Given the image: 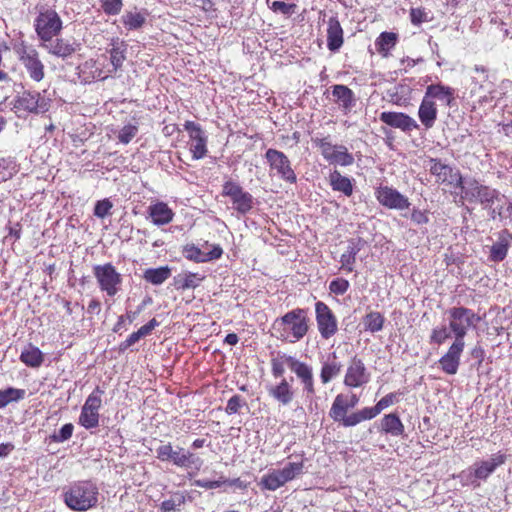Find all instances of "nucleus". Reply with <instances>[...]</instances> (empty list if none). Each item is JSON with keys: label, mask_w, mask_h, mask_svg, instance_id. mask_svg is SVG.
<instances>
[{"label": "nucleus", "mask_w": 512, "mask_h": 512, "mask_svg": "<svg viewBox=\"0 0 512 512\" xmlns=\"http://www.w3.org/2000/svg\"><path fill=\"white\" fill-rule=\"evenodd\" d=\"M267 391L273 399L283 406L289 405L295 397L293 386L286 378H282L278 384L268 387Z\"/></svg>", "instance_id": "cd10ccee"}, {"label": "nucleus", "mask_w": 512, "mask_h": 512, "mask_svg": "<svg viewBox=\"0 0 512 512\" xmlns=\"http://www.w3.org/2000/svg\"><path fill=\"white\" fill-rule=\"evenodd\" d=\"M360 251V247L357 242L350 240L345 252L340 257L341 269L350 273L354 270V264L356 262V256Z\"/></svg>", "instance_id": "c9c22d12"}, {"label": "nucleus", "mask_w": 512, "mask_h": 512, "mask_svg": "<svg viewBox=\"0 0 512 512\" xmlns=\"http://www.w3.org/2000/svg\"><path fill=\"white\" fill-rule=\"evenodd\" d=\"M222 195L230 198L233 208L240 214L244 215L253 208V196L234 181L224 183Z\"/></svg>", "instance_id": "9d476101"}, {"label": "nucleus", "mask_w": 512, "mask_h": 512, "mask_svg": "<svg viewBox=\"0 0 512 512\" xmlns=\"http://www.w3.org/2000/svg\"><path fill=\"white\" fill-rule=\"evenodd\" d=\"M399 36L394 32H382L375 40L377 52L384 58L390 55L391 50L396 46Z\"/></svg>", "instance_id": "473e14b6"}, {"label": "nucleus", "mask_w": 512, "mask_h": 512, "mask_svg": "<svg viewBox=\"0 0 512 512\" xmlns=\"http://www.w3.org/2000/svg\"><path fill=\"white\" fill-rule=\"evenodd\" d=\"M265 159L270 168V175H275L279 179L294 184L297 181L289 158L277 149L269 148L265 153Z\"/></svg>", "instance_id": "423d86ee"}, {"label": "nucleus", "mask_w": 512, "mask_h": 512, "mask_svg": "<svg viewBox=\"0 0 512 512\" xmlns=\"http://www.w3.org/2000/svg\"><path fill=\"white\" fill-rule=\"evenodd\" d=\"M424 97L434 102L438 100L450 107L455 100V90L441 83L431 84L426 87Z\"/></svg>", "instance_id": "a878e982"}, {"label": "nucleus", "mask_w": 512, "mask_h": 512, "mask_svg": "<svg viewBox=\"0 0 512 512\" xmlns=\"http://www.w3.org/2000/svg\"><path fill=\"white\" fill-rule=\"evenodd\" d=\"M109 55L108 66L114 74L118 69L121 68L123 62L126 59L125 48H121L120 46H113L109 50Z\"/></svg>", "instance_id": "49530a36"}, {"label": "nucleus", "mask_w": 512, "mask_h": 512, "mask_svg": "<svg viewBox=\"0 0 512 512\" xmlns=\"http://www.w3.org/2000/svg\"><path fill=\"white\" fill-rule=\"evenodd\" d=\"M398 400V394L397 393H389L385 395L383 398H381L377 403L376 407L378 411L381 413L384 409L388 408L389 406L397 403Z\"/></svg>", "instance_id": "052dcab7"}, {"label": "nucleus", "mask_w": 512, "mask_h": 512, "mask_svg": "<svg viewBox=\"0 0 512 512\" xmlns=\"http://www.w3.org/2000/svg\"><path fill=\"white\" fill-rule=\"evenodd\" d=\"M159 326V322L153 318L147 324L143 325L141 328L136 331L140 338L146 337L151 334V332L155 329V327Z\"/></svg>", "instance_id": "69168bd1"}, {"label": "nucleus", "mask_w": 512, "mask_h": 512, "mask_svg": "<svg viewBox=\"0 0 512 512\" xmlns=\"http://www.w3.org/2000/svg\"><path fill=\"white\" fill-rule=\"evenodd\" d=\"M411 22L414 25H419L428 21V14L423 8H412L410 10Z\"/></svg>", "instance_id": "e2e57ef3"}, {"label": "nucleus", "mask_w": 512, "mask_h": 512, "mask_svg": "<svg viewBox=\"0 0 512 512\" xmlns=\"http://www.w3.org/2000/svg\"><path fill=\"white\" fill-rule=\"evenodd\" d=\"M505 460L506 456L504 454L497 453L492 455L490 459L475 464L473 471H469V477H471L470 482L478 486L479 484L475 483L476 479L486 480L497 467L505 463Z\"/></svg>", "instance_id": "aec40b11"}, {"label": "nucleus", "mask_w": 512, "mask_h": 512, "mask_svg": "<svg viewBox=\"0 0 512 512\" xmlns=\"http://www.w3.org/2000/svg\"><path fill=\"white\" fill-rule=\"evenodd\" d=\"M342 369V364L338 361L335 352L330 354L327 359L322 363L320 371V380L322 384H328L336 378Z\"/></svg>", "instance_id": "2f4dec72"}, {"label": "nucleus", "mask_w": 512, "mask_h": 512, "mask_svg": "<svg viewBox=\"0 0 512 512\" xmlns=\"http://www.w3.org/2000/svg\"><path fill=\"white\" fill-rule=\"evenodd\" d=\"M464 348L465 343L452 342L448 351L439 359L440 368L446 374L455 375L457 373Z\"/></svg>", "instance_id": "4be33fe9"}, {"label": "nucleus", "mask_w": 512, "mask_h": 512, "mask_svg": "<svg viewBox=\"0 0 512 512\" xmlns=\"http://www.w3.org/2000/svg\"><path fill=\"white\" fill-rule=\"evenodd\" d=\"M203 279V275H200L198 273L186 272L178 276L177 283L179 284V287L181 289H190L198 287Z\"/></svg>", "instance_id": "de8ad7c7"}, {"label": "nucleus", "mask_w": 512, "mask_h": 512, "mask_svg": "<svg viewBox=\"0 0 512 512\" xmlns=\"http://www.w3.org/2000/svg\"><path fill=\"white\" fill-rule=\"evenodd\" d=\"M173 464L178 467H195L197 469L202 465V461L199 457L195 456L193 453L186 452L183 448H178L176 450V455L174 457Z\"/></svg>", "instance_id": "ea45409f"}, {"label": "nucleus", "mask_w": 512, "mask_h": 512, "mask_svg": "<svg viewBox=\"0 0 512 512\" xmlns=\"http://www.w3.org/2000/svg\"><path fill=\"white\" fill-rule=\"evenodd\" d=\"M148 218L156 226L167 225L173 221L174 212L167 203L158 201L151 204L147 210Z\"/></svg>", "instance_id": "393cba45"}, {"label": "nucleus", "mask_w": 512, "mask_h": 512, "mask_svg": "<svg viewBox=\"0 0 512 512\" xmlns=\"http://www.w3.org/2000/svg\"><path fill=\"white\" fill-rule=\"evenodd\" d=\"M303 471V462H290L284 468L273 470L262 478L263 486L275 491L285 483L293 480Z\"/></svg>", "instance_id": "6e6552de"}, {"label": "nucleus", "mask_w": 512, "mask_h": 512, "mask_svg": "<svg viewBox=\"0 0 512 512\" xmlns=\"http://www.w3.org/2000/svg\"><path fill=\"white\" fill-rule=\"evenodd\" d=\"M183 253L188 260L196 263H204L219 259L223 254V250L219 245H214L211 251L203 252L201 249L191 244L184 247Z\"/></svg>", "instance_id": "bb28decb"}, {"label": "nucleus", "mask_w": 512, "mask_h": 512, "mask_svg": "<svg viewBox=\"0 0 512 512\" xmlns=\"http://www.w3.org/2000/svg\"><path fill=\"white\" fill-rule=\"evenodd\" d=\"M20 360L26 366H29L32 368H38L42 365V363L44 361V354L38 347H36L32 344H29L27 347H25L22 350V352L20 354Z\"/></svg>", "instance_id": "f704fd0d"}, {"label": "nucleus", "mask_w": 512, "mask_h": 512, "mask_svg": "<svg viewBox=\"0 0 512 512\" xmlns=\"http://www.w3.org/2000/svg\"><path fill=\"white\" fill-rule=\"evenodd\" d=\"M333 101L339 109L347 115L355 107L357 99L354 92L346 85L336 84L332 87Z\"/></svg>", "instance_id": "5701e85b"}, {"label": "nucleus", "mask_w": 512, "mask_h": 512, "mask_svg": "<svg viewBox=\"0 0 512 512\" xmlns=\"http://www.w3.org/2000/svg\"><path fill=\"white\" fill-rule=\"evenodd\" d=\"M429 170L436 177V182L446 183L452 187L458 188L462 185V176L458 170L442 163L438 159H430Z\"/></svg>", "instance_id": "a211bd4d"}, {"label": "nucleus", "mask_w": 512, "mask_h": 512, "mask_svg": "<svg viewBox=\"0 0 512 512\" xmlns=\"http://www.w3.org/2000/svg\"><path fill=\"white\" fill-rule=\"evenodd\" d=\"M327 48L331 52H338L344 43V32L336 16L327 21Z\"/></svg>", "instance_id": "b1692460"}, {"label": "nucleus", "mask_w": 512, "mask_h": 512, "mask_svg": "<svg viewBox=\"0 0 512 512\" xmlns=\"http://www.w3.org/2000/svg\"><path fill=\"white\" fill-rule=\"evenodd\" d=\"M411 219L418 225H422L428 222V217L426 213L420 210H414L412 212Z\"/></svg>", "instance_id": "774afa93"}, {"label": "nucleus", "mask_w": 512, "mask_h": 512, "mask_svg": "<svg viewBox=\"0 0 512 512\" xmlns=\"http://www.w3.org/2000/svg\"><path fill=\"white\" fill-rule=\"evenodd\" d=\"M358 412L360 414L361 421L371 420L380 414L376 406L365 407Z\"/></svg>", "instance_id": "338daca9"}, {"label": "nucleus", "mask_w": 512, "mask_h": 512, "mask_svg": "<svg viewBox=\"0 0 512 512\" xmlns=\"http://www.w3.org/2000/svg\"><path fill=\"white\" fill-rule=\"evenodd\" d=\"M290 370L296 375L303 387L306 399L312 400L316 393L313 368L298 359H290Z\"/></svg>", "instance_id": "f3484780"}, {"label": "nucleus", "mask_w": 512, "mask_h": 512, "mask_svg": "<svg viewBox=\"0 0 512 512\" xmlns=\"http://www.w3.org/2000/svg\"><path fill=\"white\" fill-rule=\"evenodd\" d=\"M371 374L362 359L354 356L349 361L343 383L349 388H359L370 382Z\"/></svg>", "instance_id": "2eb2a0df"}, {"label": "nucleus", "mask_w": 512, "mask_h": 512, "mask_svg": "<svg viewBox=\"0 0 512 512\" xmlns=\"http://www.w3.org/2000/svg\"><path fill=\"white\" fill-rule=\"evenodd\" d=\"M272 330L273 335L281 341L291 344L299 342L309 331V318L306 310L296 308L275 319Z\"/></svg>", "instance_id": "f257e3e1"}, {"label": "nucleus", "mask_w": 512, "mask_h": 512, "mask_svg": "<svg viewBox=\"0 0 512 512\" xmlns=\"http://www.w3.org/2000/svg\"><path fill=\"white\" fill-rule=\"evenodd\" d=\"M437 106L434 101L423 96L418 109V117L421 124L428 130L431 129L437 120Z\"/></svg>", "instance_id": "7c9ffc66"}, {"label": "nucleus", "mask_w": 512, "mask_h": 512, "mask_svg": "<svg viewBox=\"0 0 512 512\" xmlns=\"http://www.w3.org/2000/svg\"><path fill=\"white\" fill-rule=\"evenodd\" d=\"M512 243V234L508 230H502L498 234L497 241L490 249L489 259L492 262L503 261L508 253V249Z\"/></svg>", "instance_id": "c756f323"}, {"label": "nucleus", "mask_w": 512, "mask_h": 512, "mask_svg": "<svg viewBox=\"0 0 512 512\" xmlns=\"http://www.w3.org/2000/svg\"><path fill=\"white\" fill-rule=\"evenodd\" d=\"M350 287L349 281L344 278H337L330 282L329 290L336 295L345 294Z\"/></svg>", "instance_id": "5fc2aeb1"}, {"label": "nucleus", "mask_w": 512, "mask_h": 512, "mask_svg": "<svg viewBox=\"0 0 512 512\" xmlns=\"http://www.w3.org/2000/svg\"><path fill=\"white\" fill-rule=\"evenodd\" d=\"M139 129L135 124L125 125L118 133V139L122 144H128L137 135Z\"/></svg>", "instance_id": "864d4df0"}, {"label": "nucleus", "mask_w": 512, "mask_h": 512, "mask_svg": "<svg viewBox=\"0 0 512 512\" xmlns=\"http://www.w3.org/2000/svg\"><path fill=\"white\" fill-rule=\"evenodd\" d=\"M381 431L394 437H399L404 433V425L395 413L385 415L381 420Z\"/></svg>", "instance_id": "72a5a7b5"}, {"label": "nucleus", "mask_w": 512, "mask_h": 512, "mask_svg": "<svg viewBox=\"0 0 512 512\" xmlns=\"http://www.w3.org/2000/svg\"><path fill=\"white\" fill-rule=\"evenodd\" d=\"M267 2H268L269 8L273 12L278 13V14H282V15H284L286 17H289V16L293 15L296 12V9H297V5L294 4V3H285L283 1H273V2H270L269 0Z\"/></svg>", "instance_id": "09e8293b"}, {"label": "nucleus", "mask_w": 512, "mask_h": 512, "mask_svg": "<svg viewBox=\"0 0 512 512\" xmlns=\"http://www.w3.org/2000/svg\"><path fill=\"white\" fill-rule=\"evenodd\" d=\"M122 0H101V7L108 15H117L122 9Z\"/></svg>", "instance_id": "6e6d98bb"}, {"label": "nucleus", "mask_w": 512, "mask_h": 512, "mask_svg": "<svg viewBox=\"0 0 512 512\" xmlns=\"http://www.w3.org/2000/svg\"><path fill=\"white\" fill-rule=\"evenodd\" d=\"M375 197L382 206L389 209L404 210L410 206L408 198L392 187H378Z\"/></svg>", "instance_id": "6ab92c4d"}, {"label": "nucleus", "mask_w": 512, "mask_h": 512, "mask_svg": "<svg viewBox=\"0 0 512 512\" xmlns=\"http://www.w3.org/2000/svg\"><path fill=\"white\" fill-rule=\"evenodd\" d=\"M290 359H297L294 356L287 355V354H278L277 357L273 358L271 360V371L272 375L275 378L282 377L285 373V366H287L290 369Z\"/></svg>", "instance_id": "c03bdc74"}, {"label": "nucleus", "mask_w": 512, "mask_h": 512, "mask_svg": "<svg viewBox=\"0 0 512 512\" xmlns=\"http://www.w3.org/2000/svg\"><path fill=\"white\" fill-rule=\"evenodd\" d=\"M315 314L318 331L323 339H330L338 331L337 317L327 304L322 301L315 303Z\"/></svg>", "instance_id": "ddd939ff"}, {"label": "nucleus", "mask_w": 512, "mask_h": 512, "mask_svg": "<svg viewBox=\"0 0 512 512\" xmlns=\"http://www.w3.org/2000/svg\"><path fill=\"white\" fill-rule=\"evenodd\" d=\"M147 13L137 10L127 11L121 18L127 30H138L146 23Z\"/></svg>", "instance_id": "a19ab883"}, {"label": "nucleus", "mask_w": 512, "mask_h": 512, "mask_svg": "<svg viewBox=\"0 0 512 512\" xmlns=\"http://www.w3.org/2000/svg\"><path fill=\"white\" fill-rule=\"evenodd\" d=\"M184 129L189 134V145L192 158L199 160L204 158L207 153V136L201 126L193 121H186Z\"/></svg>", "instance_id": "dca6fc26"}, {"label": "nucleus", "mask_w": 512, "mask_h": 512, "mask_svg": "<svg viewBox=\"0 0 512 512\" xmlns=\"http://www.w3.org/2000/svg\"><path fill=\"white\" fill-rule=\"evenodd\" d=\"M99 488L90 480L75 481L62 490L64 504L72 511L86 512L97 507Z\"/></svg>", "instance_id": "f03ea898"}, {"label": "nucleus", "mask_w": 512, "mask_h": 512, "mask_svg": "<svg viewBox=\"0 0 512 512\" xmlns=\"http://www.w3.org/2000/svg\"><path fill=\"white\" fill-rule=\"evenodd\" d=\"M246 405V401L239 395H233L227 402L225 411L227 414H236Z\"/></svg>", "instance_id": "4d7b16f0"}, {"label": "nucleus", "mask_w": 512, "mask_h": 512, "mask_svg": "<svg viewBox=\"0 0 512 512\" xmlns=\"http://www.w3.org/2000/svg\"><path fill=\"white\" fill-rule=\"evenodd\" d=\"M384 321L381 313L372 311L363 318V325L365 330L375 333L383 329Z\"/></svg>", "instance_id": "a18cd8bd"}, {"label": "nucleus", "mask_w": 512, "mask_h": 512, "mask_svg": "<svg viewBox=\"0 0 512 512\" xmlns=\"http://www.w3.org/2000/svg\"><path fill=\"white\" fill-rule=\"evenodd\" d=\"M40 46L49 54L62 59L70 57L75 52L73 44L62 38L41 41Z\"/></svg>", "instance_id": "c85d7f7f"}, {"label": "nucleus", "mask_w": 512, "mask_h": 512, "mask_svg": "<svg viewBox=\"0 0 512 512\" xmlns=\"http://www.w3.org/2000/svg\"><path fill=\"white\" fill-rule=\"evenodd\" d=\"M185 503V497L182 494L176 493L169 499L165 500L161 504V510L163 512H171L179 509Z\"/></svg>", "instance_id": "3c124183"}, {"label": "nucleus", "mask_w": 512, "mask_h": 512, "mask_svg": "<svg viewBox=\"0 0 512 512\" xmlns=\"http://www.w3.org/2000/svg\"><path fill=\"white\" fill-rule=\"evenodd\" d=\"M102 58L104 61L97 59L95 61L91 60L85 63V67H89L91 69V75L93 79L106 80L108 77L113 75V72L109 68L108 64L105 63L107 57L103 55Z\"/></svg>", "instance_id": "4c0bfd02"}, {"label": "nucleus", "mask_w": 512, "mask_h": 512, "mask_svg": "<svg viewBox=\"0 0 512 512\" xmlns=\"http://www.w3.org/2000/svg\"><path fill=\"white\" fill-rule=\"evenodd\" d=\"M330 185L334 191L342 192L345 196H351L353 185L348 177L342 176L338 171H334L329 177Z\"/></svg>", "instance_id": "58836bf2"}, {"label": "nucleus", "mask_w": 512, "mask_h": 512, "mask_svg": "<svg viewBox=\"0 0 512 512\" xmlns=\"http://www.w3.org/2000/svg\"><path fill=\"white\" fill-rule=\"evenodd\" d=\"M458 188L462 191L460 197L462 203L464 200H467L469 202H479L484 207H488L493 205L499 198V193L495 189L481 185L473 178L462 179V185H459Z\"/></svg>", "instance_id": "20e7f679"}, {"label": "nucleus", "mask_w": 512, "mask_h": 512, "mask_svg": "<svg viewBox=\"0 0 512 512\" xmlns=\"http://www.w3.org/2000/svg\"><path fill=\"white\" fill-rule=\"evenodd\" d=\"M453 333L450 331L449 326H441V327H435L430 335V342L441 345L443 344L448 338L451 337Z\"/></svg>", "instance_id": "8fccbe9b"}, {"label": "nucleus", "mask_w": 512, "mask_h": 512, "mask_svg": "<svg viewBox=\"0 0 512 512\" xmlns=\"http://www.w3.org/2000/svg\"><path fill=\"white\" fill-rule=\"evenodd\" d=\"M229 482L227 479H220V480H207V479H198L195 480L194 484L197 487L204 488V489H216L221 487L223 484Z\"/></svg>", "instance_id": "680f3d73"}, {"label": "nucleus", "mask_w": 512, "mask_h": 512, "mask_svg": "<svg viewBox=\"0 0 512 512\" xmlns=\"http://www.w3.org/2000/svg\"><path fill=\"white\" fill-rule=\"evenodd\" d=\"M313 141L321 150L322 156L331 164L349 166L354 162L352 154L348 152L345 146L334 145L328 138H316Z\"/></svg>", "instance_id": "9b49d317"}, {"label": "nucleus", "mask_w": 512, "mask_h": 512, "mask_svg": "<svg viewBox=\"0 0 512 512\" xmlns=\"http://www.w3.org/2000/svg\"><path fill=\"white\" fill-rule=\"evenodd\" d=\"M74 426L71 423H67L61 427L58 432H55L50 436L51 441L55 443H63L72 437Z\"/></svg>", "instance_id": "603ef678"}, {"label": "nucleus", "mask_w": 512, "mask_h": 512, "mask_svg": "<svg viewBox=\"0 0 512 512\" xmlns=\"http://www.w3.org/2000/svg\"><path fill=\"white\" fill-rule=\"evenodd\" d=\"M103 394L104 391L100 389V387H96L87 397L79 416V424L84 428L93 429L99 425V410L101 408V396Z\"/></svg>", "instance_id": "1a4fd4ad"}, {"label": "nucleus", "mask_w": 512, "mask_h": 512, "mask_svg": "<svg viewBox=\"0 0 512 512\" xmlns=\"http://www.w3.org/2000/svg\"><path fill=\"white\" fill-rule=\"evenodd\" d=\"M113 204L109 199H103L96 203L94 207V215L98 218H105L110 214Z\"/></svg>", "instance_id": "13d9d810"}, {"label": "nucleus", "mask_w": 512, "mask_h": 512, "mask_svg": "<svg viewBox=\"0 0 512 512\" xmlns=\"http://www.w3.org/2000/svg\"><path fill=\"white\" fill-rule=\"evenodd\" d=\"M379 118L384 124L400 129L405 133L419 129V125L416 120L402 112H382Z\"/></svg>", "instance_id": "412c9836"}, {"label": "nucleus", "mask_w": 512, "mask_h": 512, "mask_svg": "<svg viewBox=\"0 0 512 512\" xmlns=\"http://www.w3.org/2000/svg\"><path fill=\"white\" fill-rule=\"evenodd\" d=\"M157 458L161 461H174L176 450H173L170 443L159 446L156 449Z\"/></svg>", "instance_id": "bf43d9fd"}, {"label": "nucleus", "mask_w": 512, "mask_h": 512, "mask_svg": "<svg viewBox=\"0 0 512 512\" xmlns=\"http://www.w3.org/2000/svg\"><path fill=\"white\" fill-rule=\"evenodd\" d=\"M350 409L348 402L346 400L345 394H338L333 400L331 405L329 416L335 421L340 422L346 415L348 410Z\"/></svg>", "instance_id": "e433bc0d"}, {"label": "nucleus", "mask_w": 512, "mask_h": 512, "mask_svg": "<svg viewBox=\"0 0 512 512\" xmlns=\"http://www.w3.org/2000/svg\"><path fill=\"white\" fill-rule=\"evenodd\" d=\"M14 50L29 74V77L36 82L43 80L45 68L40 60L38 51L32 45H28L24 41L16 44Z\"/></svg>", "instance_id": "39448f33"}, {"label": "nucleus", "mask_w": 512, "mask_h": 512, "mask_svg": "<svg viewBox=\"0 0 512 512\" xmlns=\"http://www.w3.org/2000/svg\"><path fill=\"white\" fill-rule=\"evenodd\" d=\"M361 418L359 412H354L351 414H347L339 423L344 427H353L357 424L361 423Z\"/></svg>", "instance_id": "0e129e2a"}, {"label": "nucleus", "mask_w": 512, "mask_h": 512, "mask_svg": "<svg viewBox=\"0 0 512 512\" xmlns=\"http://www.w3.org/2000/svg\"><path fill=\"white\" fill-rule=\"evenodd\" d=\"M94 276L97 279L100 289L105 291L107 295L114 296L118 293L122 278L112 264L107 263L95 266Z\"/></svg>", "instance_id": "f8f14e48"}, {"label": "nucleus", "mask_w": 512, "mask_h": 512, "mask_svg": "<svg viewBox=\"0 0 512 512\" xmlns=\"http://www.w3.org/2000/svg\"><path fill=\"white\" fill-rule=\"evenodd\" d=\"M50 100L37 91H24L15 99L14 108L29 113L39 114L49 110Z\"/></svg>", "instance_id": "4468645a"}, {"label": "nucleus", "mask_w": 512, "mask_h": 512, "mask_svg": "<svg viewBox=\"0 0 512 512\" xmlns=\"http://www.w3.org/2000/svg\"><path fill=\"white\" fill-rule=\"evenodd\" d=\"M446 315L455 343H465L464 338L467 332L475 328L480 321V317L473 310L463 306L448 309Z\"/></svg>", "instance_id": "7ed1b4c3"}, {"label": "nucleus", "mask_w": 512, "mask_h": 512, "mask_svg": "<svg viewBox=\"0 0 512 512\" xmlns=\"http://www.w3.org/2000/svg\"><path fill=\"white\" fill-rule=\"evenodd\" d=\"M26 391L24 389H18L9 387L4 390H0V409L6 407L11 402H17L24 399Z\"/></svg>", "instance_id": "37998d69"}, {"label": "nucleus", "mask_w": 512, "mask_h": 512, "mask_svg": "<svg viewBox=\"0 0 512 512\" xmlns=\"http://www.w3.org/2000/svg\"><path fill=\"white\" fill-rule=\"evenodd\" d=\"M171 275V270L168 266L159 268H150L144 272L143 278L153 284L160 285L164 283Z\"/></svg>", "instance_id": "79ce46f5"}, {"label": "nucleus", "mask_w": 512, "mask_h": 512, "mask_svg": "<svg viewBox=\"0 0 512 512\" xmlns=\"http://www.w3.org/2000/svg\"><path fill=\"white\" fill-rule=\"evenodd\" d=\"M34 27L41 41L51 40L62 30V20L55 10L47 8L39 12Z\"/></svg>", "instance_id": "0eeeda50"}]
</instances>
